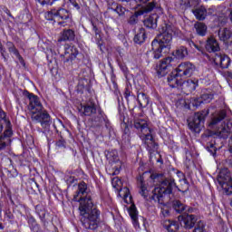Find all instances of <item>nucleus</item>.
I'll use <instances>...</instances> for the list:
<instances>
[{
  "mask_svg": "<svg viewBox=\"0 0 232 232\" xmlns=\"http://www.w3.org/2000/svg\"><path fill=\"white\" fill-rule=\"evenodd\" d=\"M178 219L181 227H184V229H193V227H195V224H197V216L192 214L180 215Z\"/></svg>",
  "mask_w": 232,
  "mask_h": 232,
  "instance_id": "obj_11",
  "label": "nucleus"
},
{
  "mask_svg": "<svg viewBox=\"0 0 232 232\" xmlns=\"http://www.w3.org/2000/svg\"><path fill=\"white\" fill-rule=\"evenodd\" d=\"M75 202H79L80 220L85 227L90 231H95L99 227V217L101 212L97 209V206L93 204L92 192L88 189V185L81 182L78 185V190L73 197Z\"/></svg>",
  "mask_w": 232,
  "mask_h": 232,
  "instance_id": "obj_1",
  "label": "nucleus"
},
{
  "mask_svg": "<svg viewBox=\"0 0 232 232\" xmlns=\"http://www.w3.org/2000/svg\"><path fill=\"white\" fill-rule=\"evenodd\" d=\"M82 116L84 117H93L96 115L99 110L97 109V104L95 102L90 100L86 103L81 104L80 108H78Z\"/></svg>",
  "mask_w": 232,
  "mask_h": 232,
  "instance_id": "obj_10",
  "label": "nucleus"
},
{
  "mask_svg": "<svg viewBox=\"0 0 232 232\" xmlns=\"http://www.w3.org/2000/svg\"><path fill=\"white\" fill-rule=\"evenodd\" d=\"M56 146L57 148H66V141H64V140H59L56 142Z\"/></svg>",
  "mask_w": 232,
  "mask_h": 232,
  "instance_id": "obj_48",
  "label": "nucleus"
},
{
  "mask_svg": "<svg viewBox=\"0 0 232 232\" xmlns=\"http://www.w3.org/2000/svg\"><path fill=\"white\" fill-rule=\"evenodd\" d=\"M92 128H101L102 122H104V112L101 109L93 116L89 119Z\"/></svg>",
  "mask_w": 232,
  "mask_h": 232,
  "instance_id": "obj_19",
  "label": "nucleus"
},
{
  "mask_svg": "<svg viewBox=\"0 0 232 232\" xmlns=\"http://www.w3.org/2000/svg\"><path fill=\"white\" fill-rule=\"evenodd\" d=\"M192 232H208L206 223L204 221H198Z\"/></svg>",
  "mask_w": 232,
  "mask_h": 232,
  "instance_id": "obj_38",
  "label": "nucleus"
},
{
  "mask_svg": "<svg viewBox=\"0 0 232 232\" xmlns=\"http://www.w3.org/2000/svg\"><path fill=\"white\" fill-rule=\"evenodd\" d=\"M158 158H155L156 162H160L162 164V158L160 157V154H157Z\"/></svg>",
  "mask_w": 232,
  "mask_h": 232,
  "instance_id": "obj_53",
  "label": "nucleus"
},
{
  "mask_svg": "<svg viewBox=\"0 0 232 232\" xmlns=\"http://www.w3.org/2000/svg\"><path fill=\"white\" fill-rule=\"evenodd\" d=\"M166 228L170 232H177L179 229V222L169 219L166 223Z\"/></svg>",
  "mask_w": 232,
  "mask_h": 232,
  "instance_id": "obj_33",
  "label": "nucleus"
},
{
  "mask_svg": "<svg viewBox=\"0 0 232 232\" xmlns=\"http://www.w3.org/2000/svg\"><path fill=\"white\" fill-rule=\"evenodd\" d=\"M176 72H178L179 77H191L193 72H195V66L189 62L181 63Z\"/></svg>",
  "mask_w": 232,
  "mask_h": 232,
  "instance_id": "obj_12",
  "label": "nucleus"
},
{
  "mask_svg": "<svg viewBox=\"0 0 232 232\" xmlns=\"http://www.w3.org/2000/svg\"><path fill=\"white\" fill-rule=\"evenodd\" d=\"M58 24H64V22H59Z\"/></svg>",
  "mask_w": 232,
  "mask_h": 232,
  "instance_id": "obj_64",
  "label": "nucleus"
},
{
  "mask_svg": "<svg viewBox=\"0 0 232 232\" xmlns=\"http://www.w3.org/2000/svg\"><path fill=\"white\" fill-rule=\"evenodd\" d=\"M227 117V111L226 110H220L212 114L210 121L208 122V127L213 129L218 124H220L224 119Z\"/></svg>",
  "mask_w": 232,
  "mask_h": 232,
  "instance_id": "obj_16",
  "label": "nucleus"
},
{
  "mask_svg": "<svg viewBox=\"0 0 232 232\" xmlns=\"http://www.w3.org/2000/svg\"><path fill=\"white\" fill-rule=\"evenodd\" d=\"M187 43H188V44L189 46H194L195 48H197V50H198V51L200 52V47H199L198 45H196L193 41H189V40H188Z\"/></svg>",
  "mask_w": 232,
  "mask_h": 232,
  "instance_id": "obj_50",
  "label": "nucleus"
},
{
  "mask_svg": "<svg viewBox=\"0 0 232 232\" xmlns=\"http://www.w3.org/2000/svg\"><path fill=\"white\" fill-rule=\"evenodd\" d=\"M229 151H230V153H232V138H230V140H229Z\"/></svg>",
  "mask_w": 232,
  "mask_h": 232,
  "instance_id": "obj_57",
  "label": "nucleus"
},
{
  "mask_svg": "<svg viewBox=\"0 0 232 232\" xmlns=\"http://www.w3.org/2000/svg\"><path fill=\"white\" fill-rule=\"evenodd\" d=\"M202 102H211L213 101V94L211 93H203L200 97Z\"/></svg>",
  "mask_w": 232,
  "mask_h": 232,
  "instance_id": "obj_41",
  "label": "nucleus"
},
{
  "mask_svg": "<svg viewBox=\"0 0 232 232\" xmlns=\"http://www.w3.org/2000/svg\"><path fill=\"white\" fill-rule=\"evenodd\" d=\"M7 46H8V51L11 53H14V55H15V57H17V59L21 63V64H24V59H23V56H21V54L19 53V51L17 50V48H15L14 44H12V42H8Z\"/></svg>",
  "mask_w": 232,
  "mask_h": 232,
  "instance_id": "obj_29",
  "label": "nucleus"
},
{
  "mask_svg": "<svg viewBox=\"0 0 232 232\" xmlns=\"http://www.w3.org/2000/svg\"><path fill=\"white\" fill-rule=\"evenodd\" d=\"M73 39H75V32L72 29H65L61 33L58 43H63V41H73Z\"/></svg>",
  "mask_w": 232,
  "mask_h": 232,
  "instance_id": "obj_22",
  "label": "nucleus"
},
{
  "mask_svg": "<svg viewBox=\"0 0 232 232\" xmlns=\"http://www.w3.org/2000/svg\"><path fill=\"white\" fill-rule=\"evenodd\" d=\"M0 52L2 55H5V48L3 47V44L0 43Z\"/></svg>",
  "mask_w": 232,
  "mask_h": 232,
  "instance_id": "obj_54",
  "label": "nucleus"
},
{
  "mask_svg": "<svg viewBox=\"0 0 232 232\" xmlns=\"http://www.w3.org/2000/svg\"><path fill=\"white\" fill-rule=\"evenodd\" d=\"M179 182H181L182 189H184L185 191H188V189H189V183L188 182V179L186 178H183L181 180H179Z\"/></svg>",
  "mask_w": 232,
  "mask_h": 232,
  "instance_id": "obj_45",
  "label": "nucleus"
},
{
  "mask_svg": "<svg viewBox=\"0 0 232 232\" xmlns=\"http://www.w3.org/2000/svg\"><path fill=\"white\" fill-rule=\"evenodd\" d=\"M124 96H125V99H128V97H130V91L128 89H126L124 92Z\"/></svg>",
  "mask_w": 232,
  "mask_h": 232,
  "instance_id": "obj_56",
  "label": "nucleus"
},
{
  "mask_svg": "<svg viewBox=\"0 0 232 232\" xmlns=\"http://www.w3.org/2000/svg\"><path fill=\"white\" fill-rule=\"evenodd\" d=\"M209 115V110H204L194 114L193 120L188 122V128L198 133L200 131V127L202 126L206 117Z\"/></svg>",
  "mask_w": 232,
  "mask_h": 232,
  "instance_id": "obj_6",
  "label": "nucleus"
},
{
  "mask_svg": "<svg viewBox=\"0 0 232 232\" xmlns=\"http://www.w3.org/2000/svg\"><path fill=\"white\" fill-rule=\"evenodd\" d=\"M12 128H10V121L7 122V128L4 131V134L0 136V151H3L10 144L12 137Z\"/></svg>",
  "mask_w": 232,
  "mask_h": 232,
  "instance_id": "obj_18",
  "label": "nucleus"
},
{
  "mask_svg": "<svg viewBox=\"0 0 232 232\" xmlns=\"http://www.w3.org/2000/svg\"><path fill=\"white\" fill-rule=\"evenodd\" d=\"M173 189H177V183L173 177H168L160 180V187L152 190L151 200L158 204H166L169 200V195L173 194Z\"/></svg>",
  "mask_w": 232,
  "mask_h": 232,
  "instance_id": "obj_5",
  "label": "nucleus"
},
{
  "mask_svg": "<svg viewBox=\"0 0 232 232\" xmlns=\"http://www.w3.org/2000/svg\"><path fill=\"white\" fill-rule=\"evenodd\" d=\"M92 26L95 34V38L97 41H101V22H99V20H92Z\"/></svg>",
  "mask_w": 232,
  "mask_h": 232,
  "instance_id": "obj_31",
  "label": "nucleus"
},
{
  "mask_svg": "<svg viewBox=\"0 0 232 232\" xmlns=\"http://www.w3.org/2000/svg\"><path fill=\"white\" fill-rule=\"evenodd\" d=\"M156 4L155 2H150L145 6H141L140 9L135 11V13L129 18L128 23L129 24L134 25L139 23L140 15H144L145 14H150V12H153Z\"/></svg>",
  "mask_w": 232,
  "mask_h": 232,
  "instance_id": "obj_8",
  "label": "nucleus"
},
{
  "mask_svg": "<svg viewBox=\"0 0 232 232\" xmlns=\"http://www.w3.org/2000/svg\"><path fill=\"white\" fill-rule=\"evenodd\" d=\"M201 102H203L202 100H201V98H192V99L190 100V104H191L194 108H198V106H200Z\"/></svg>",
  "mask_w": 232,
  "mask_h": 232,
  "instance_id": "obj_44",
  "label": "nucleus"
},
{
  "mask_svg": "<svg viewBox=\"0 0 232 232\" xmlns=\"http://www.w3.org/2000/svg\"><path fill=\"white\" fill-rule=\"evenodd\" d=\"M136 44H142L146 41V30L144 28H140L136 33L134 39Z\"/></svg>",
  "mask_w": 232,
  "mask_h": 232,
  "instance_id": "obj_26",
  "label": "nucleus"
},
{
  "mask_svg": "<svg viewBox=\"0 0 232 232\" xmlns=\"http://www.w3.org/2000/svg\"><path fill=\"white\" fill-rule=\"evenodd\" d=\"M69 2L71 3V5H72V6H74V8H76V10H81V6L76 0H69Z\"/></svg>",
  "mask_w": 232,
  "mask_h": 232,
  "instance_id": "obj_49",
  "label": "nucleus"
},
{
  "mask_svg": "<svg viewBox=\"0 0 232 232\" xmlns=\"http://www.w3.org/2000/svg\"><path fill=\"white\" fill-rule=\"evenodd\" d=\"M212 61L216 66H219L222 69L229 68L231 63V59L227 55L220 53H214L212 55Z\"/></svg>",
  "mask_w": 232,
  "mask_h": 232,
  "instance_id": "obj_13",
  "label": "nucleus"
},
{
  "mask_svg": "<svg viewBox=\"0 0 232 232\" xmlns=\"http://www.w3.org/2000/svg\"><path fill=\"white\" fill-rule=\"evenodd\" d=\"M79 55V50L73 45L65 46L64 55L61 54V57H64L63 63H67L69 65L77 59Z\"/></svg>",
  "mask_w": 232,
  "mask_h": 232,
  "instance_id": "obj_14",
  "label": "nucleus"
},
{
  "mask_svg": "<svg viewBox=\"0 0 232 232\" xmlns=\"http://www.w3.org/2000/svg\"><path fill=\"white\" fill-rule=\"evenodd\" d=\"M206 50L207 52H209V53L213 52L214 53H218L215 52H218L220 50L218 42L217 41V39H215V37L210 36L208 38L207 44H206Z\"/></svg>",
  "mask_w": 232,
  "mask_h": 232,
  "instance_id": "obj_21",
  "label": "nucleus"
},
{
  "mask_svg": "<svg viewBox=\"0 0 232 232\" xmlns=\"http://www.w3.org/2000/svg\"><path fill=\"white\" fill-rule=\"evenodd\" d=\"M137 100L140 108H146L150 104V98L142 92H138Z\"/></svg>",
  "mask_w": 232,
  "mask_h": 232,
  "instance_id": "obj_28",
  "label": "nucleus"
},
{
  "mask_svg": "<svg viewBox=\"0 0 232 232\" xmlns=\"http://www.w3.org/2000/svg\"><path fill=\"white\" fill-rule=\"evenodd\" d=\"M171 63H173V58L167 57L160 61L159 63H157L156 72L159 77H164L165 75H168L169 72H171Z\"/></svg>",
  "mask_w": 232,
  "mask_h": 232,
  "instance_id": "obj_9",
  "label": "nucleus"
},
{
  "mask_svg": "<svg viewBox=\"0 0 232 232\" xmlns=\"http://www.w3.org/2000/svg\"><path fill=\"white\" fill-rule=\"evenodd\" d=\"M123 197H124V198H128V196H129V194H130V189H128V188H123Z\"/></svg>",
  "mask_w": 232,
  "mask_h": 232,
  "instance_id": "obj_52",
  "label": "nucleus"
},
{
  "mask_svg": "<svg viewBox=\"0 0 232 232\" xmlns=\"http://www.w3.org/2000/svg\"><path fill=\"white\" fill-rule=\"evenodd\" d=\"M173 34H175V27L169 24H164L160 29V34L151 43L152 50L148 53H151L153 59H160L162 52L166 53L171 50Z\"/></svg>",
  "mask_w": 232,
  "mask_h": 232,
  "instance_id": "obj_2",
  "label": "nucleus"
},
{
  "mask_svg": "<svg viewBox=\"0 0 232 232\" xmlns=\"http://www.w3.org/2000/svg\"><path fill=\"white\" fill-rule=\"evenodd\" d=\"M162 213H163V215H164L165 217H168V215H169V210L165 209V210L162 211Z\"/></svg>",
  "mask_w": 232,
  "mask_h": 232,
  "instance_id": "obj_58",
  "label": "nucleus"
},
{
  "mask_svg": "<svg viewBox=\"0 0 232 232\" xmlns=\"http://www.w3.org/2000/svg\"><path fill=\"white\" fill-rule=\"evenodd\" d=\"M3 131V123L0 122V133Z\"/></svg>",
  "mask_w": 232,
  "mask_h": 232,
  "instance_id": "obj_62",
  "label": "nucleus"
},
{
  "mask_svg": "<svg viewBox=\"0 0 232 232\" xmlns=\"http://www.w3.org/2000/svg\"><path fill=\"white\" fill-rule=\"evenodd\" d=\"M158 19H159V15H157V14H153V15L150 16L149 18L144 20V22H143L144 26H146L147 28H152V30H155V28H157Z\"/></svg>",
  "mask_w": 232,
  "mask_h": 232,
  "instance_id": "obj_27",
  "label": "nucleus"
},
{
  "mask_svg": "<svg viewBox=\"0 0 232 232\" xmlns=\"http://www.w3.org/2000/svg\"><path fill=\"white\" fill-rule=\"evenodd\" d=\"M112 187L115 188V189H121V187L122 186V181L119 178L112 179Z\"/></svg>",
  "mask_w": 232,
  "mask_h": 232,
  "instance_id": "obj_43",
  "label": "nucleus"
},
{
  "mask_svg": "<svg viewBox=\"0 0 232 232\" xmlns=\"http://www.w3.org/2000/svg\"><path fill=\"white\" fill-rule=\"evenodd\" d=\"M172 208L177 213H183V211H186V205L180 202V200H174L172 202Z\"/></svg>",
  "mask_w": 232,
  "mask_h": 232,
  "instance_id": "obj_36",
  "label": "nucleus"
},
{
  "mask_svg": "<svg viewBox=\"0 0 232 232\" xmlns=\"http://www.w3.org/2000/svg\"><path fill=\"white\" fill-rule=\"evenodd\" d=\"M27 98L29 99L28 109L31 111L32 121L40 122L42 128L44 130V131H48L50 126H52V117H50L48 111L44 110V107H43V103H41L37 95L27 92Z\"/></svg>",
  "mask_w": 232,
  "mask_h": 232,
  "instance_id": "obj_3",
  "label": "nucleus"
},
{
  "mask_svg": "<svg viewBox=\"0 0 232 232\" xmlns=\"http://www.w3.org/2000/svg\"><path fill=\"white\" fill-rule=\"evenodd\" d=\"M197 86H198V80L189 79V80L181 82L179 88L183 92V93L189 95V93L197 90Z\"/></svg>",
  "mask_w": 232,
  "mask_h": 232,
  "instance_id": "obj_17",
  "label": "nucleus"
},
{
  "mask_svg": "<svg viewBox=\"0 0 232 232\" xmlns=\"http://www.w3.org/2000/svg\"><path fill=\"white\" fill-rule=\"evenodd\" d=\"M209 135L211 137H218V139H228L229 135H231V128H229V124L224 123L217 130L211 131Z\"/></svg>",
  "mask_w": 232,
  "mask_h": 232,
  "instance_id": "obj_15",
  "label": "nucleus"
},
{
  "mask_svg": "<svg viewBox=\"0 0 232 232\" xmlns=\"http://www.w3.org/2000/svg\"><path fill=\"white\" fill-rule=\"evenodd\" d=\"M226 75H227V79H232V72L227 71L226 72Z\"/></svg>",
  "mask_w": 232,
  "mask_h": 232,
  "instance_id": "obj_55",
  "label": "nucleus"
},
{
  "mask_svg": "<svg viewBox=\"0 0 232 232\" xmlns=\"http://www.w3.org/2000/svg\"><path fill=\"white\" fill-rule=\"evenodd\" d=\"M0 229H4L3 223H0Z\"/></svg>",
  "mask_w": 232,
  "mask_h": 232,
  "instance_id": "obj_63",
  "label": "nucleus"
},
{
  "mask_svg": "<svg viewBox=\"0 0 232 232\" xmlns=\"http://www.w3.org/2000/svg\"><path fill=\"white\" fill-rule=\"evenodd\" d=\"M28 224L31 226V229H35V227L37 226V222L35 221V218H30L28 219Z\"/></svg>",
  "mask_w": 232,
  "mask_h": 232,
  "instance_id": "obj_46",
  "label": "nucleus"
},
{
  "mask_svg": "<svg viewBox=\"0 0 232 232\" xmlns=\"http://www.w3.org/2000/svg\"><path fill=\"white\" fill-rule=\"evenodd\" d=\"M162 174H152L150 175V179L156 182V180H160L162 179Z\"/></svg>",
  "mask_w": 232,
  "mask_h": 232,
  "instance_id": "obj_47",
  "label": "nucleus"
},
{
  "mask_svg": "<svg viewBox=\"0 0 232 232\" xmlns=\"http://www.w3.org/2000/svg\"><path fill=\"white\" fill-rule=\"evenodd\" d=\"M114 12H117L118 15L122 17L124 16V14H126V9L122 5H118L114 9Z\"/></svg>",
  "mask_w": 232,
  "mask_h": 232,
  "instance_id": "obj_42",
  "label": "nucleus"
},
{
  "mask_svg": "<svg viewBox=\"0 0 232 232\" xmlns=\"http://www.w3.org/2000/svg\"><path fill=\"white\" fill-rule=\"evenodd\" d=\"M218 37L220 41H227L231 37V31H229L227 28L220 29L218 31Z\"/></svg>",
  "mask_w": 232,
  "mask_h": 232,
  "instance_id": "obj_35",
  "label": "nucleus"
},
{
  "mask_svg": "<svg viewBox=\"0 0 232 232\" xmlns=\"http://www.w3.org/2000/svg\"><path fill=\"white\" fill-rule=\"evenodd\" d=\"M129 215L134 226H137V224H139V214L137 212V208L135 207V205H131L129 208Z\"/></svg>",
  "mask_w": 232,
  "mask_h": 232,
  "instance_id": "obj_30",
  "label": "nucleus"
},
{
  "mask_svg": "<svg viewBox=\"0 0 232 232\" xmlns=\"http://www.w3.org/2000/svg\"><path fill=\"white\" fill-rule=\"evenodd\" d=\"M5 119H6V113H5L2 109H0V121H5Z\"/></svg>",
  "mask_w": 232,
  "mask_h": 232,
  "instance_id": "obj_51",
  "label": "nucleus"
},
{
  "mask_svg": "<svg viewBox=\"0 0 232 232\" xmlns=\"http://www.w3.org/2000/svg\"><path fill=\"white\" fill-rule=\"evenodd\" d=\"M193 14L198 21H204L208 17V10L204 6L197 7L193 10Z\"/></svg>",
  "mask_w": 232,
  "mask_h": 232,
  "instance_id": "obj_24",
  "label": "nucleus"
},
{
  "mask_svg": "<svg viewBox=\"0 0 232 232\" xmlns=\"http://www.w3.org/2000/svg\"><path fill=\"white\" fill-rule=\"evenodd\" d=\"M133 126L137 131L141 133L140 139H141L149 153H150V160L153 162L155 160L153 153L159 150V143H156L155 138H153V130L148 126V121L144 119L134 120Z\"/></svg>",
  "mask_w": 232,
  "mask_h": 232,
  "instance_id": "obj_4",
  "label": "nucleus"
},
{
  "mask_svg": "<svg viewBox=\"0 0 232 232\" xmlns=\"http://www.w3.org/2000/svg\"><path fill=\"white\" fill-rule=\"evenodd\" d=\"M53 17H57L56 9H51L45 13V19H47V21H53Z\"/></svg>",
  "mask_w": 232,
  "mask_h": 232,
  "instance_id": "obj_40",
  "label": "nucleus"
},
{
  "mask_svg": "<svg viewBox=\"0 0 232 232\" xmlns=\"http://www.w3.org/2000/svg\"><path fill=\"white\" fill-rule=\"evenodd\" d=\"M218 182L219 186H221L222 189H225V191H229V189H232V178L229 169L224 168L220 170L218 176Z\"/></svg>",
  "mask_w": 232,
  "mask_h": 232,
  "instance_id": "obj_7",
  "label": "nucleus"
},
{
  "mask_svg": "<svg viewBox=\"0 0 232 232\" xmlns=\"http://www.w3.org/2000/svg\"><path fill=\"white\" fill-rule=\"evenodd\" d=\"M140 3H142V5H146V3H149L150 0H139Z\"/></svg>",
  "mask_w": 232,
  "mask_h": 232,
  "instance_id": "obj_61",
  "label": "nucleus"
},
{
  "mask_svg": "<svg viewBox=\"0 0 232 232\" xmlns=\"http://www.w3.org/2000/svg\"><path fill=\"white\" fill-rule=\"evenodd\" d=\"M194 28L196 30V33L200 37H204L206 34H208V25L202 22H197L194 24Z\"/></svg>",
  "mask_w": 232,
  "mask_h": 232,
  "instance_id": "obj_25",
  "label": "nucleus"
},
{
  "mask_svg": "<svg viewBox=\"0 0 232 232\" xmlns=\"http://www.w3.org/2000/svg\"><path fill=\"white\" fill-rule=\"evenodd\" d=\"M140 195L143 197V198H148L149 191L148 188H146V185L141 181L140 186Z\"/></svg>",
  "mask_w": 232,
  "mask_h": 232,
  "instance_id": "obj_39",
  "label": "nucleus"
},
{
  "mask_svg": "<svg viewBox=\"0 0 232 232\" xmlns=\"http://www.w3.org/2000/svg\"><path fill=\"white\" fill-rule=\"evenodd\" d=\"M180 77L178 71L171 72L169 76H168L167 81L170 88H180L182 84V79Z\"/></svg>",
  "mask_w": 232,
  "mask_h": 232,
  "instance_id": "obj_20",
  "label": "nucleus"
},
{
  "mask_svg": "<svg viewBox=\"0 0 232 232\" xmlns=\"http://www.w3.org/2000/svg\"><path fill=\"white\" fill-rule=\"evenodd\" d=\"M106 158L109 162H119V152L116 150L107 152Z\"/></svg>",
  "mask_w": 232,
  "mask_h": 232,
  "instance_id": "obj_37",
  "label": "nucleus"
},
{
  "mask_svg": "<svg viewBox=\"0 0 232 232\" xmlns=\"http://www.w3.org/2000/svg\"><path fill=\"white\" fill-rule=\"evenodd\" d=\"M203 140H209V142L207 145V150L209 151L210 155H217V147H215V138L213 136H203Z\"/></svg>",
  "mask_w": 232,
  "mask_h": 232,
  "instance_id": "obj_23",
  "label": "nucleus"
},
{
  "mask_svg": "<svg viewBox=\"0 0 232 232\" xmlns=\"http://www.w3.org/2000/svg\"><path fill=\"white\" fill-rule=\"evenodd\" d=\"M174 56L176 59H184V57H188V48H186L185 46L179 47L174 52Z\"/></svg>",
  "mask_w": 232,
  "mask_h": 232,
  "instance_id": "obj_32",
  "label": "nucleus"
},
{
  "mask_svg": "<svg viewBox=\"0 0 232 232\" xmlns=\"http://www.w3.org/2000/svg\"><path fill=\"white\" fill-rule=\"evenodd\" d=\"M5 14H6L9 17L14 18V16L12 15V13H10V10L6 9V10H5Z\"/></svg>",
  "mask_w": 232,
  "mask_h": 232,
  "instance_id": "obj_59",
  "label": "nucleus"
},
{
  "mask_svg": "<svg viewBox=\"0 0 232 232\" xmlns=\"http://www.w3.org/2000/svg\"><path fill=\"white\" fill-rule=\"evenodd\" d=\"M123 3H135V0H121Z\"/></svg>",
  "mask_w": 232,
  "mask_h": 232,
  "instance_id": "obj_60",
  "label": "nucleus"
},
{
  "mask_svg": "<svg viewBox=\"0 0 232 232\" xmlns=\"http://www.w3.org/2000/svg\"><path fill=\"white\" fill-rule=\"evenodd\" d=\"M56 17H60L63 21H66V19H70V11L64 8L56 9Z\"/></svg>",
  "mask_w": 232,
  "mask_h": 232,
  "instance_id": "obj_34",
  "label": "nucleus"
}]
</instances>
